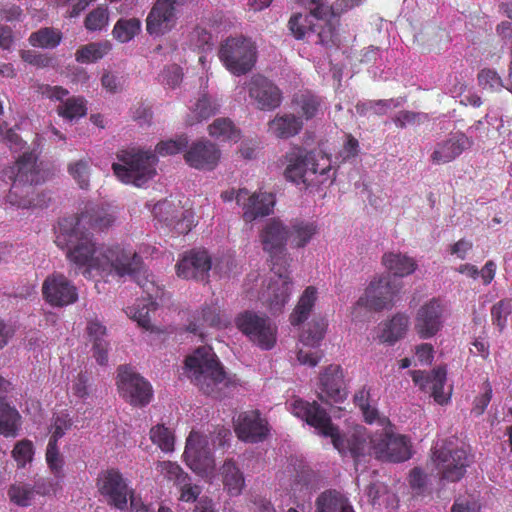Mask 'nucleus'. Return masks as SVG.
Instances as JSON below:
<instances>
[{
  "instance_id": "nucleus-1",
  "label": "nucleus",
  "mask_w": 512,
  "mask_h": 512,
  "mask_svg": "<svg viewBox=\"0 0 512 512\" xmlns=\"http://www.w3.org/2000/svg\"><path fill=\"white\" fill-rule=\"evenodd\" d=\"M114 220L115 216L108 208L88 202L76 216L59 221L55 244L66 250V257L71 263L86 268L84 275L92 269L114 271L120 277L134 275L142 264L136 252L115 245L107 248L101 258L97 255L98 249L90 230L102 231Z\"/></svg>"
},
{
  "instance_id": "nucleus-2",
  "label": "nucleus",
  "mask_w": 512,
  "mask_h": 512,
  "mask_svg": "<svg viewBox=\"0 0 512 512\" xmlns=\"http://www.w3.org/2000/svg\"><path fill=\"white\" fill-rule=\"evenodd\" d=\"M259 238L263 250L270 256L271 270L275 276L263 293V302L270 313L276 315L282 312L291 293L292 281L288 275L289 263L286 254L289 227L280 219L271 218L261 229Z\"/></svg>"
},
{
  "instance_id": "nucleus-3",
  "label": "nucleus",
  "mask_w": 512,
  "mask_h": 512,
  "mask_svg": "<svg viewBox=\"0 0 512 512\" xmlns=\"http://www.w3.org/2000/svg\"><path fill=\"white\" fill-rule=\"evenodd\" d=\"M291 411L296 417L318 430L321 435L330 437L335 449L343 456L349 454L354 459L356 466L360 457L373 454L372 436L366 433L365 428L359 427L350 435L342 437L339 429L333 425L327 411L316 401L308 402L296 399L291 404Z\"/></svg>"
},
{
  "instance_id": "nucleus-4",
  "label": "nucleus",
  "mask_w": 512,
  "mask_h": 512,
  "mask_svg": "<svg viewBox=\"0 0 512 512\" xmlns=\"http://www.w3.org/2000/svg\"><path fill=\"white\" fill-rule=\"evenodd\" d=\"M186 376L204 394L221 398L223 390L235 381L225 372L223 365L210 346L198 347L185 359Z\"/></svg>"
},
{
  "instance_id": "nucleus-5",
  "label": "nucleus",
  "mask_w": 512,
  "mask_h": 512,
  "mask_svg": "<svg viewBox=\"0 0 512 512\" xmlns=\"http://www.w3.org/2000/svg\"><path fill=\"white\" fill-rule=\"evenodd\" d=\"M4 175L12 180V186L6 196V201L10 205L22 209L40 206V201L35 197L34 185L42 183L44 177L34 153H23L4 171Z\"/></svg>"
},
{
  "instance_id": "nucleus-6",
  "label": "nucleus",
  "mask_w": 512,
  "mask_h": 512,
  "mask_svg": "<svg viewBox=\"0 0 512 512\" xmlns=\"http://www.w3.org/2000/svg\"><path fill=\"white\" fill-rule=\"evenodd\" d=\"M116 157L120 163H113L115 176L125 184L142 187L156 175L158 158L152 151L122 149Z\"/></svg>"
},
{
  "instance_id": "nucleus-7",
  "label": "nucleus",
  "mask_w": 512,
  "mask_h": 512,
  "mask_svg": "<svg viewBox=\"0 0 512 512\" xmlns=\"http://www.w3.org/2000/svg\"><path fill=\"white\" fill-rule=\"evenodd\" d=\"M399 289L394 285L389 276H381L371 280L364 294L359 297L351 310L353 320L362 317V310L366 312L382 311L393 305V300Z\"/></svg>"
},
{
  "instance_id": "nucleus-8",
  "label": "nucleus",
  "mask_w": 512,
  "mask_h": 512,
  "mask_svg": "<svg viewBox=\"0 0 512 512\" xmlns=\"http://www.w3.org/2000/svg\"><path fill=\"white\" fill-rule=\"evenodd\" d=\"M219 58L232 74L244 75L256 63V46L243 36L228 38L220 47Z\"/></svg>"
},
{
  "instance_id": "nucleus-9",
  "label": "nucleus",
  "mask_w": 512,
  "mask_h": 512,
  "mask_svg": "<svg viewBox=\"0 0 512 512\" xmlns=\"http://www.w3.org/2000/svg\"><path fill=\"white\" fill-rule=\"evenodd\" d=\"M96 486L106 503L120 511L127 510L131 499L137 497L129 481L116 468L102 471L97 477Z\"/></svg>"
},
{
  "instance_id": "nucleus-10",
  "label": "nucleus",
  "mask_w": 512,
  "mask_h": 512,
  "mask_svg": "<svg viewBox=\"0 0 512 512\" xmlns=\"http://www.w3.org/2000/svg\"><path fill=\"white\" fill-rule=\"evenodd\" d=\"M235 326L262 350H270L276 344L277 327L265 315L244 311L236 316Z\"/></svg>"
},
{
  "instance_id": "nucleus-11",
  "label": "nucleus",
  "mask_w": 512,
  "mask_h": 512,
  "mask_svg": "<svg viewBox=\"0 0 512 512\" xmlns=\"http://www.w3.org/2000/svg\"><path fill=\"white\" fill-rule=\"evenodd\" d=\"M316 21L317 23H312L308 16L303 18L301 14H296L289 20V29L296 39L307 37L309 41L325 47L337 46L338 34L331 21L327 18Z\"/></svg>"
},
{
  "instance_id": "nucleus-12",
  "label": "nucleus",
  "mask_w": 512,
  "mask_h": 512,
  "mask_svg": "<svg viewBox=\"0 0 512 512\" xmlns=\"http://www.w3.org/2000/svg\"><path fill=\"white\" fill-rule=\"evenodd\" d=\"M117 387L121 397L135 407L148 405L153 396L150 383L125 365L118 368Z\"/></svg>"
},
{
  "instance_id": "nucleus-13",
  "label": "nucleus",
  "mask_w": 512,
  "mask_h": 512,
  "mask_svg": "<svg viewBox=\"0 0 512 512\" xmlns=\"http://www.w3.org/2000/svg\"><path fill=\"white\" fill-rule=\"evenodd\" d=\"M183 456L190 469L201 476L212 472L215 467L207 437L197 431H191L187 437Z\"/></svg>"
},
{
  "instance_id": "nucleus-14",
  "label": "nucleus",
  "mask_w": 512,
  "mask_h": 512,
  "mask_svg": "<svg viewBox=\"0 0 512 512\" xmlns=\"http://www.w3.org/2000/svg\"><path fill=\"white\" fill-rule=\"evenodd\" d=\"M433 459L441 479L456 482L465 475L468 466V455L465 449L445 445L434 450Z\"/></svg>"
},
{
  "instance_id": "nucleus-15",
  "label": "nucleus",
  "mask_w": 512,
  "mask_h": 512,
  "mask_svg": "<svg viewBox=\"0 0 512 512\" xmlns=\"http://www.w3.org/2000/svg\"><path fill=\"white\" fill-rule=\"evenodd\" d=\"M373 454L377 459L389 462H403L411 457L406 436L394 435L388 431L375 434L371 438Z\"/></svg>"
},
{
  "instance_id": "nucleus-16",
  "label": "nucleus",
  "mask_w": 512,
  "mask_h": 512,
  "mask_svg": "<svg viewBox=\"0 0 512 512\" xmlns=\"http://www.w3.org/2000/svg\"><path fill=\"white\" fill-rule=\"evenodd\" d=\"M317 395L321 402L329 405L346 400L348 393L340 365L331 364L320 373Z\"/></svg>"
},
{
  "instance_id": "nucleus-17",
  "label": "nucleus",
  "mask_w": 512,
  "mask_h": 512,
  "mask_svg": "<svg viewBox=\"0 0 512 512\" xmlns=\"http://www.w3.org/2000/svg\"><path fill=\"white\" fill-rule=\"evenodd\" d=\"M249 97L259 110L272 111L282 103V91L267 77L256 74L245 83Z\"/></svg>"
},
{
  "instance_id": "nucleus-18",
  "label": "nucleus",
  "mask_w": 512,
  "mask_h": 512,
  "mask_svg": "<svg viewBox=\"0 0 512 512\" xmlns=\"http://www.w3.org/2000/svg\"><path fill=\"white\" fill-rule=\"evenodd\" d=\"M235 200L242 207V218L246 223L272 214L276 202L272 193L254 192L250 195L246 188L238 190Z\"/></svg>"
},
{
  "instance_id": "nucleus-19",
  "label": "nucleus",
  "mask_w": 512,
  "mask_h": 512,
  "mask_svg": "<svg viewBox=\"0 0 512 512\" xmlns=\"http://www.w3.org/2000/svg\"><path fill=\"white\" fill-rule=\"evenodd\" d=\"M45 301L54 307H64L78 300L76 286L60 273L49 275L42 284Z\"/></svg>"
},
{
  "instance_id": "nucleus-20",
  "label": "nucleus",
  "mask_w": 512,
  "mask_h": 512,
  "mask_svg": "<svg viewBox=\"0 0 512 512\" xmlns=\"http://www.w3.org/2000/svg\"><path fill=\"white\" fill-rule=\"evenodd\" d=\"M474 141L463 132L451 133L447 138L437 142L430 155L434 165H444L453 162L466 150L470 149Z\"/></svg>"
},
{
  "instance_id": "nucleus-21",
  "label": "nucleus",
  "mask_w": 512,
  "mask_h": 512,
  "mask_svg": "<svg viewBox=\"0 0 512 512\" xmlns=\"http://www.w3.org/2000/svg\"><path fill=\"white\" fill-rule=\"evenodd\" d=\"M444 307L437 298H432L417 311L414 328L421 339L435 336L442 328Z\"/></svg>"
},
{
  "instance_id": "nucleus-22",
  "label": "nucleus",
  "mask_w": 512,
  "mask_h": 512,
  "mask_svg": "<svg viewBox=\"0 0 512 512\" xmlns=\"http://www.w3.org/2000/svg\"><path fill=\"white\" fill-rule=\"evenodd\" d=\"M221 159L218 146L209 140L193 142L184 153L185 162L192 168L203 171L214 170Z\"/></svg>"
},
{
  "instance_id": "nucleus-23",
  "label": "nucleus",
  "mask_w": 512,
  "mask_h": 512,
  "mask_svg": "<svg viewBox=\"0 0 512 512\" xmlns=\"http://www.w3.org/2000/svg\"><path fill=\"white\" fill-rule=\"evenodd\" d=\"M212 260L206 250H191L176 264L177 275L184 279L207 280Z\"/></svg>"
},
{
  "instance_id": "nucleus-24",
  "label": "nucleus",
  "mask_w": 512,
  "mask_h": 512,
  "mask_svg": "<svg viewBox=\"0 0 512 512\" xmlns=\"http://www.w3.org/2000/svg\"><path fill=\"white\" fill-rule=\"evenodd\" d=\"M237 437L245 442H262L269 433L268 422L258 411L244 412L238 418L235 427Z\"/></svg>"
},
{
  "instance_id": "nucleus-25",
  "label": "nucleus",
  "mask_w": 512,
  "mask_h": 512,
  "mask_svg": "<svg viewBox=\"0 0 512 512\" xmlns=\"http://www.w3.org/2000/svg\"><path fill=\"white\" fill-rule=\"evenodd\" d=\"M413 382L424 392H431L435 402L443 405L448 402L449 397L443 393L446 382V370L443 367H437L430 373L421 370L410 371Z\"/></svg>"
},
{
  "instance_id": "nucleus-26",
  "label": "nucleus",
  "mask_w": 512,
  "mask_h": 512,
  "mask_svg": "<svg viewBox=\"0 0 512 512\" xmlns=\"http://www.w3.org/2000/svg\"><path fill=\"white\" fill-rule=\"evenodd\" d=\"M140 286L148 297L138 300L132 307H128L126 313L143 329L154 331V326L151 323V313H155L158 307L156 302L157 292L155 295L151 292L154 289L152 282L146 281Z\"/></svg>"
},
{
  "instance_id": "nucleus-27",
  "label": "nucleus",
  "mask_w": 512,
  "mask_h": 512,
  "mask_svg": "<svg viewBox=\"0 0 512 512\" xmlns=\"http://www.w3.org/2000/svg\"><path fill=\"white\" fill-rule=\"evenodd\" d=\"M291 107L302 121H309L324 113L322 97L310 90H300L291 99Z\"/></svg>"
},
{
  "instance_id": "nucleus-28",
  "label": "nucleus",
  "mask_w": 512,
  "mask_h": 512,
  "mask_svg": "<svg viewBox=\"0 0 512 512\" xmlns=\"http://www.w3.org/2000/svg\"><path fill=\"white\" fill-rule=\"evenodd\" d=\"M308 177H311V185H323L327 181H334L331 160L321 152H306Z\"/></svg>"
},
{
  "instance_id": "nucleus-29",
  "label": "nucleus",
  "mask_w": 512,
  "mask_h": 512,
  "mask_svg": "<svg viewBox=\"0 0 512 512\" xmlns=\"http://www.w3.org/2000/svg\"><path fill=\"white\" fill-rule=\"evenodd\" d=\"M228 320L221 314L220 308L216 305L203 306L196 321L189 323L187 329L189 332L203 336L202 327H213L222 329L227 327Z\"/></svg>"
},
{
  "instance_id": "nucleus-30",
  "label": "nucleus",
  "mask_w": 512,
  "mask_h": 512,
  "mask_svg": "<svg viewBox=\"0 0 512 512\" xmlns=\"http://www.w3.org/2000/svg\"><path fill=\"white\" fill-rule=\"evenodd\" d=\"M269 130L280 139H288L298 135L303 127L304 123L301 118L297 117L293 113H285L282 115H276L269 122Z\"/></svg>"
},
{
  "instance_id": "nucleus-31",
  "label": "nucleus",
  "mask_w": 512,
  "mask_h": 512,
  "mask_svg": "<svg viewBox=\"0 0 512 512\" xmlns=\"http://www.w3.org/2000/svg\"><path fill=\"white\" fill-rule=\"evenodd\" d=\"M221 477L224 490L230 496H238L245 487V478L234 460H226L221 467Z\"/></svg>"
},
{
  "instance_id": "nucleus-32",
  "label": "nucleus",
  "mask_w": 512,
  "mask_h": 512,
  "mask_svg": "<svg viewBox=\"0 0 512 512\" xmlns=\"http://www.w3.org/2000/svg\"><path fill=\"white\" fill-rule=\"evenodd\" d=\"M288 165L284 171L287 180L294 183H303L311 186V177H308L306 152L299 150L298 153H291L287 156Z\"/></svg>"
},
{
  "instance_id": "nucleus-33",
  "label": "nucleus",
  "mask_w": 512,
  "mask_h": 512,
  "mask_svg": "<svg viewBox=\"0 0 512 512\" xmlns=\"http://www.w3.org/2000/svg\"><path fill=\"white\" fill-rule=\"evenodd\" d=\"M316 512H354V509L343 494L328 490L318 496Z\"/></svg>"
},
{
  "instance_id": "nucleus-34",
  "label": "nucleus",
  "mask_w": 512,
  "mask_h": 512,
  "mask_svg": "<svg viewBox=\"0 0 512 512\" xmlns=\"http://www.w3.org/2000/svg\"><path fill=\"white\" fill-rule=\"evenodd\" d=\"M382 263L390 273L398 277L408 276L417 268L416 261L402 253H385L382 257Z\"/></svg>"
},
{
  "instance_id": "nucleus-35",
  "label": "nucleus",
  "mask_w": 512,
  "mask_h": 512,
  "mask_svg": "<svg viewBox=\"0 0 512 512\" xmlns=\"http://www.w3.org/2000/svg\"><path fill=\"white\" fill-rule=\"evenodd\" d=\"M409 317L404 313H397L384 324L379 339L382 343L395 344L407 332Z\"/></svg>"
},
{
  "instance_id": "nucleus-36",
  "label": "nucleus",
  "mask_w": 512,
  "mask_h": 512,
  "mask_svg": "<svg viewBox=\"0 0 512 512\" xmlns=\"http://www.w3.org/2000/svg\"><path fill=\"white\" fill-rule=\"evenodd\" d=\"M220 105L207 93H203L192 106L188 116V124L194 125L209 119L218 113Z\"/></svg>"
},
{
  "instance_id": "nucleus-37",
  "label": "nucleus",
  "mask_w": 512,
  "mask_h": 512,
  "mask_svg": "<svg viewBox=\"0 0 512 512\" xmlns=\"http://www.w3.org/2000/svg\"><path fill=\"white\" fill-rule=\"evenodd\" d=\"M317 300V290L313 286H308L299 298V301L290 314L291 325L298 326L306 321L315 306Z\"/></svg>"
},
{
  "instance_id": "nucleus-38",
  "label": "nucleus",
  "mask_w": 512,
  "mask_h": 512,
  "mask_svg": "<svg viewBox=\"0 0 512 512\" xmlns=\"http://www.w3.org/2000/svg\"><path fill=\"white\" fill-rule=\"evenodd\" d=\"M317 231L318 226L315 222L295 219L289 227V239L294 247L303 248Z\"/></svg>"
},
{
  "instance_id": "nucleus-39",
  "label": "nucleus",
  "mask_w": 512,
  "mask_h": 512,
  "mask_svg": "<svg viewBox=\"0 0 512 512\" xmlns=\"http://www.w3.org/2000/svg\"><path fill=\"white\" fill-rule=\"evenodd\" d=\"M21 416L11 407L5 398H0V434L5 437H16L20 428Z\"/></svg>"
},
{
  "instance_id": "nucleus-40",
  "label": "nucleus",
  "mask_w": 512,
  "mask_h": 512,
  "mask_svg": "<svg viewBox=\"0 0 512 512\" xmlns=\"http://www.w3.org/2000/svg\"><path fill=\"white\" fill-rule=\"evenodd\" d=\"M63 34L53 27H42L32 32L28 38L29 44L42 49H54L62 41Z\"/></svg>"
},
{
  "instance_id": "nucleus-41",
  "label": "nucleus",
  "mask_w": 512,
  "mask_h": 512,
  "mask_svg": "<svg viewBox=\"0 0 512 512\" xmlns=\"http://www.w3.org/2000/svg\"><path fill=\"white\" fill-rule=\"evenodd\" d=\"M141 21L138 18H120L112 30L113 37L120 43H128L141 31Z\"/></svg>"
},
{
  "instance_id": "nucleus-42",
  "label": "nucleus",
  "mask_w": 512,
  "mask_h": 512,
  "mask_svg": "<svg viewBox=\"0 0 512 512\" xmlns=\"http://www.w3.org/2000/svg\"><path fill=\"white\" fill-rule=\"evenodd\" d=\"M111 50V44L105 42H93L81 46L75 53V59L79 63H93L102 59Z\"/></svg>"
},
{
  "instance_id": "nucleus-43",
  "label": "nucleus",
  "mask_w": 512,
  "mask_h": 512,
  "mask_svg": "<svg viewBox=\"0 0 512 512\" xmlns=\"http://www.w3.org/2000/svg\"><path fill=\"white\" fill-rule=\"evenodd\" d=\"M327 321L324 318H315L308 323L307 328L301 334V342L310 347H317L323 340Z\"/></svg>"
},
{
  "instance_id": "nucleus-44",
  "label": "nucleus",
  "mask_w": 512,
  "mask_h": 512,
  "mask_svg": "<svg viewBox=\"0 0 512 512\" xmlns=\"http://www.w3.org/2000/svg\"><path fill=\"white\" fill-rule=\"evenodd\" d=\"M210 136L222 140L237 141L240 138V132L229 118H217L209 125Z\"/></svg>"
},
{
  "instance_id": "nucleus-45",
  "label": "nucleus",
  "mask_w": 512,
  "mask_h": 512,
  "mask_svg": "<svg viewBox=\"0 0 512 512\" xmlns=\"http://www.w3.org/2000/svg\"><path fill=\"white\" fill-rule=\"evenodd\" d=\"M34 490L35 487H32V484L16 482L10 485L7 494L10 501L14 504L21 507H27L34 499Z\"/></svg>"
},
{
  "instance_id": "nucleus-46",
  "label": "nucleus",
  "mask_w": 512,
  "mask_h": 512,
  "mask_svg": "<svg viewBox=\"0 0 512 512\" xmlns=\"http://www.w3.org/2000/svg\"><path fill=\"white\" fill-rule=\"evenodd\" d=\"M57 112L63 118L72 120L86 115V101L83 97H70L58 106Z\"/></svg>"
},
{
  "instance_id": "nucleus-47",
  "label": "nucleus",
  "mask_w": 512,
  "mask_h": 512,
  "mask_svg": "<svg viewBox=\"0 0 512 512\" xmlns=\"http://www.w3.org/2000/svg\"><path fill=\"white\" fill-rule=\"evenodd\" d=\"M45 460L50 472L56 479L62 480L65 477V459L61 454L58 444L48 443L45 453Z\"/></svg>"
},
{
  "instance_id": "nucleus-48",
  "label": "nucleus",
  "mask_w": 512,
  "mask_h": 512,
  "mask_svg": "<svg viewBox=\"0 0 512 512\" xmlns=\"http://www.w3.org/2000/svg\"><path fill=\"white\" fill-rule=\"evenodd\" d=\"M491 320L499 332H502L507 325L508 317L512 313V298H504L491 307Z\"/></svg>"
},
{
  "instance_id": "nucleus-49",
  "label": "nucleus",
  "mask_w": 512,
  "mask_h": 512,
  "mask_svg": "<svg viewBox=\"0 0 512 512\" xmlns=\"http://www.w3.org/2000/svg\"><path fill=\"white\" fill-rule=\"evenodd\" d=\"M150 439L163 452H171L174 450V434L164 425L158 424L152 427L150 430Z\"/></svg>"
},
{
  "instance_id": "nucleus-50",
  "label": "nucleus",
  "mask_w": 512,
  "mask_h": 512,
  "mask_svg": "<svg viewBox=\"0 0 512 512\" xmlns=\"http://www.w3.org/2000/svg\"><path fill=\"white\" fill-rule=\"evenodd\" d=\"M182 210L181 207L175 205L172 201L165 199L154 205L152 213L160 222L171 225Z\"/></svg>"
},
{
  "instance_id": "nucleus-51",
  "label": "nucleus",
  "mask_w": 512,
  "mask_h": 512,
  "mask_svg": "<svg viewBox=\"0 0 512 512\" xmlns=\"http://www.w3.org/2000/svg\"><path fill=\"white\" fill-rule=\"evenodd\" d=\"M398 105L399 104L395 103L393 99L369 100L365 102H358L355 109L357 114L360 116H366L369 111H373L377 115H384L392 106L397 107Z\"/></svg>"
},
{
  "instance_id": "nucleus-52",
  "label": "nucleus",
  "mask_w": 512,
  "mask_h": 512,
  "mask_svg": "<svg viewBox=\"0 0 512 512\" xmlns=\"http://www.w3.org/2000/svg\"><path fill=\"white\" fill-rule=\"evenodd\" d=\"M68 172L81 189H87L89 187L90 162L88 160L81 159L70 163Z\"/></svg>"
},
{
  "instance_id": "nucleus-53",
  "label": "nucleus",
  "mask_w": 512,
  "mask_h": 512,
  "mask_svg": "<svg viewBox=\"0 0 512 512\" xmlns=\"http://www.w3.org/2000/svg\"><path fill=\"white\" fill-rule=\"evenodd\" d=\"M33 456L34 446L32 441L28 439L18 441L12 450V457L19 468H24L30 463L33 460Z\"/></svg>"
},
{
  "instance_id": "nucleus-54",
  "label": "nucleus",
  "mask_w": 512,
  "mask_h": 512,
  "mask_svg": "<svg viewBox=\"0 0 512 512\" xmlns=\"http://www.w3.org/2000/svg\"><path fill=\"white\" fill-rule=\"evenodd\" d=\"M109 11L106 6H98L93 9L85 18L84 25L89 31H98L107 26Z\"/></svg>"
},
{
  "instance_id": "nucleus-55",
  "label": "nucleus",
  "mask_w": 512,
  "mask_h": 512,
  "mask_svg": "<svg viewBox=\"0 0 512 512\" xmlns=\"http://www.w3.org/2000/svg\"><path fill=\"white\" fill-rule=\"evenodd\" d=\"M157 470L169 481L176 484L184 483L189 480L188 474L175 462L162 461L158 462Z\"/></svg>"
},
{
  "instance_id": "nucleus-56",
  "label": "nucleus",
  "mask_w": 512,
  "mask_h": 512,
  "mask_svg": "<svg viewBox=\"0 0 512 512\" xmlns=\"http://www.w3.org/2000/svg\"><path fill=\"white\" fill-rule=\"evenodd\" d=\"M188 137L180 135L176 139L161 141L156 145L155 152L160 156L175 155L188 146Z\"/></svg>"
},
{
  "instance_id": "nucleus-57",
  "label": "nucleus",
  "mask_w": 512,
  "mask_h": 512,
  "mask_svg": "<svg viewBox=\"0 0 512 512\" xmlns=\"http://www.w3.org/2000/svg\"><path fill=\"white\" fill-rule=\"evenodd\" d=\"M72 419L66 413L57 414L53 418L51 425V436L49 439L50 444H58L60 438H62L68 430L72 427Z\"/></svg>"
},
{
  "instance_id": "nucleus-58",
  "label": "nucleus",
  "mask_w": 512,
  "mask_h": 512,
  "mask_svg": "<svg viewBox=\"0 0 512 512\" xmlns=\"http://www.w3.org/2000/svg\"><path fill=\"white\" fill-rule=\"evenodd\" d=\"M20 56L24 62L37 68H47L54 66L55 62L54 57L34 50H22L20 52Z\"/></svg>"
},
{
  "instance_id": "nucleus-59",
  "label": "nucleus",
  "mask_w": 512,
  "mask_h": 512,
  "mask_svg": "<svg viewBox=\"0 0 512 512\" xmlns=\"http://www.w3.org/2000/svg\"><path fill=\"white\" fill-rule=\"evenodd\" d=\"M478 82L479 85L482 86L484 89H489L492 91H499L503 87L506 88L498 73L495 70L489 68L482 69L479 72Z\"/></svg>"
},
{
  "instance_id": "nucleus-60",
  "label": "nucleus",
  "mask_w": 512,
  "mask_h": 512,
  "mask_svg": "<svg viewBox=\"0 0 512 512\" xmlns=\"http://www.w3.org/2000/svg\"><path fill=\"white\" fill-rule=\"evenodd\" d=\"M167 226L171 227L179 235L188 234L194 226L192 212L182 210L174 220L173 224Z\"/></svg>"
},
{
  "instance_id": "nucleus-61",
  "label": "nucleus",
  "mask_w": 512,
  "mask_h": 512,
  "mask_svg": "<svg viewBox=\"0 0 512 512\" xmlns=\"http://www.w3.org/2000/svg\"><path fill=\"white\" fill-rule=\"evenodd\" d=\"M491 398H492V387L490 385V383L488 381H486L484 383V392L475 397L474 401H473V407L471 409V413L478 417V416H481L487 406L489 405L490 401H491Z\"/></svg>"
},
{
  "instance_id": "nucleus-62",
  "label": "nucleus",
  "mask_w": 512,
  "mask_h": 512,
  "mask_svg": "<svg viewBox=\"0 0 512 512\" xmlns=\"http://www.w3.org/2000/svg\"><path fill=\"white\" fill-rule=\"evenodd\" d=\"M161 78L164 85H167L170 88H175L182 81V69L176 64L170 65L162 71Z\"/></svg>"
},
{
  "instance_id": "nucleus-63",
  "label": "nucleus",
  "mask_w": 512,
  "mask_h": 512,
  "mask_svg": "<svg viewBox=\"0 0 512 512\" xmlns=\"http://www.w3.org/2000/svg\"><path fill=\"white\" fill-rule=\"evenodd\" d=\"M192 40L195 46L202 51L211 50L214 43L212 34L203 27H196L192 33Z\"/></svg>"
},
{
  "instance_id": "nucleus-64",
  "label": "nucleus",
  "mask_w": 512,
  "mask_h": 512,
  "mask_svg": "<svg viewBox=\"0 0 512 512\" xmlns=\"http://www.w3.org/2000/svg\"><path fill=\"white\" fill-rule=\"evenodd\" d=\"M310 14L316 20H323L332 15V8L323 0H307Z\"/></svg>"
}]
</instances>
